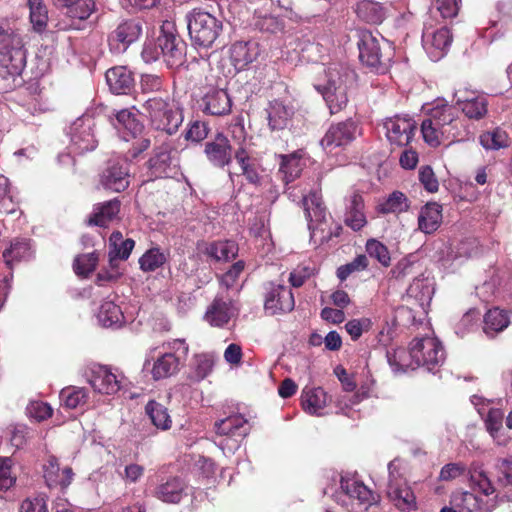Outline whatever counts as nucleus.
<instances>
[{
  "label": "nucleus",
  "instance_id": "f257e3e1",
  "mask_svg": "<svg viewBox=\"0 0 512 512\" xmlns=\"http://www.w3.org/2000/svg\"><path fill=\"white\" fill-rule=\"evenodd\" d=\"M387 360L395 374L404 373L419 367L436 373L445 361V351L441 342L434 336L414 338L409 348L387 351Z\"/></svg>",
  "mask_w": 512,
  "mask_h": 512
},
{
  "label": "nucleus",
  "instance_id": "f03ea898",
  "mask_svg": "<svg viewBox=\"0 0 512 512\" xmlns=\"http://www.w3.org/2000/svg\"><path fill=\"white\" fill-rule=\"evenodd\" d=\"M457 109L444 100H437L428 109L427 117L422 121L421 133L423 140L431 147L454 143L467 135Z\"/></svg>",
  "mask_w": 512,
  "mask_h": 512
},
{
  "label": "nucleus",
  "instance_id": "7ed1b4c3",
  "mask_svg": "<svg viewBox=\"0 0 512 512\" xmlns=\"http://www.w3.org/2000/svg\"><path fill=\"white\" fill-rule=\"evenodd\" d=\"M354 81L355 73L347 65L332 63L323 68V74L316 80L314 87L334 114L347 105V89Z\"/></svg>",
  "mask_w": 512,
  "mask_h": 512
},
{
  "label": "nucleus",
  "instance_id": "20e7f679",
  "mask_svg": "<svg viewBox=\"0 0 512 512\" xmlns=\"http://www.w3.org/2000/svg\"><path fill=\"white\" fill-rule=\"evenodd\" d=\"M166 351L151 349L147 354L143 370L155 381L176 375L184 365L189 346L184 339H174L163 345Z\"/></svg>",
  "mask_w": 512,
  "mask_h": 512
},
{
  "label": "nucleus",
  "instance_id": "39448f33",
  "mask_svg": "<svg viewBox=\"0 0 512 512\" xmlns=\"http://www.w3.org/2000/svg\"><path fill=\"white\" fill-rule=\"evenodd\" d=\"M359 60L375 73H385L394 56L393 44L378 33L364 30L359 33Z\"/></svg>",
  "mask_w": 512,
  "mask_h": 512
},
{
  "label": "nucleus",
  "instance_id": "423d86ee",
  "mask_svg": "<svg viewBox=\"0 0 512 512\" xmlns=\"http://www.w3.org/2000/svg\"><path fill=\"white\" fill-rule=\"evenodd\" d=\"M142 113L155 130L168 135L175 134L184 120L182 109L168 97H150L143 100Z\"/></svg>",
  "mask_w": 512,
  "mask_h": 512
},
{
  "label": "nucleus",
  "instance_id": "0eeeda50",
  "mask_svg": "<svg viewBox=\"0 0 512 512\" xmlns=\"http://www.w3.org/2000/svg\"><path fill=\"white\" fill-rule=\"evenodd\" d=\"M340 488L333 492L332 488H326L325 494L331 491L332 496L342 506H351L352 510L358 506L361 510H367L377 502L374 492L368 488L356 474L344 473L339 476Z\"/></svg>",
  "mask_w": 512,
  "mask_h": 512
},
{
  "label": "nucleus",
  "instance_id": "6e6552de",
  "mask_svg": "<svg viewBox=\"0 0 512 512\" xmlns=\"http://www.w3.org/2000/svg\"><path fill=\"white\" fill-rule=\"evenodd\" d=\"M26 63L21 38L11 30L0 28V76L13 82L21 75Z\"/></svg>",
  "mask_w": 512,
  "mask_h": 512
},
{
  "label": "nucleus",
  "instance_id": "1a4fd4ad",
  "mask_svg": "<svg viewBox=\"0 0 512 512\" xmlns=\"http://www.w3.org/2000/svg\"><path fill=\"white\" fill-rule=\"evenodd\" d=\"M186 21L191 41L199 47H211L223 29L222 21L202 9H193Z\"/></svg>",
  "mask_w": 512,
  "mask_h": 512
},
{
  "label": "nucleus",
  "instance_id": "9d476101",
  "mask_svg": "<svg viewBox=\"0 0 512 512\" xmlns=\"http://www.w3.org/2000/svg\"><path fill=\"white\" fill-rule=\"evenodd\" d=\"M247 421L242 415H232L215 423V444L225 456L237 451L247 435Z\"/></svg>",
  "mask_w": 512,
  "mask_h": 512
},
{
  "label": "nucleus",
  "instance_id": "9b49d317",
  "mask_svg": "<svg viewBox=\"0 0 512 512\" xmlns=\"http://www.w3.org/2000/svg\"><path fill=\"white\" fill-rule=\"evenodd\" d=\"M83 377L94 392L114 395L123 386L124 375L116 368L99 363H91L83 370Z\"/></svg>",
  "mask_w": 512,
  "mask_h": 512
},
{
  "label": "nucleus",
  "instance_id": "f8f14e48",
  "mask_svg": "<svg viewBox=\"0 0 512 512\" xmlns=\"http://www.w3.org/2000/svg\"><path fill=\"white\" fill-rule=\"evenodd\" d=\"M303 206L306 217L309 221L311 239L315 242H323L330 236L328 227V214L322 204V198L317 191L311 192L309 195H303Z\"/></svg>",
  "mask_w": 512,
  "mask_h": 512
},
{
  "label": "nucleus",
  "instance_id": "ddd939ff",
  "mask_svg": "<svg viewBox=\"0 0 512 512\" xmlns=\"http://www.w3.org/2000/svg\"><path fill=\"white\" fill-rule=\"evenodd\" d=\"M94 127L95 121L90 115H83L70 125L67 135L70 138L71 153L83 154L96 148L97 139Z\"/></svg>",
  "mask_w": 512,
  "mask_h": 512
},
{
  "label": "nucleus",
  "instance_id": "4468645a",
  "mask_svg": "<svg viewBox=\"0 0 512 512\" xmlns=\"http://www.w3.org/2000/svg\"><path fill=\"white\" fill-rule=\"evenodd\" d=\"M170 24L164 25L158 36V46L162 59L169 68L181 66L185 61L186 45L172 31Z\"/></svg>",
  "mask_w": 512,
  "mask_h": 512
},
{
  "label": "nucleus",
  "instance_id": "2eb2a0df",
  "mask_svg": "<svg viewBox=\"0 0 512 512\" xmlns=\"http://www.w3.org/2000/svg\"><path fill=\"white\" fill-rule=\"evenodd\" d=\"M383 127L389 143L397 147H403L407 146L412 140L416 130V122L408 115H395L387 118Z\"/></svg>",
  "mask_w": 512,
  "mask_h": 512
},
{
  "label": "nucleus",
  "instance_id": "dca6fc26",
  "mask_svg": "<svg viewBox=\"0 0 512 512\" xmlns=\"http://www.w3.org/2000/svg\"><path fill=\"white\" fill-rule=\"evenodd\" d=\"M452 40V34L446 27H425L422 35L423 48L432 61H439L447 54Z\"/></svg>",
  "mask_w": 512,
  "mask_h": 512
},
{
  "label": "nucleus",
  "instance_id": "f3484780",
  "mask_svg": "<svg viewBox=\"0 0 512 512\" xmlns=\"http://www.w3.org/2000/svg\"><path fill=\"white\" fill-rule=\"evenodd\" d=\"M357 132L355 122L348 120L332 125L321 140V145L327 153L334 149L350 144Z\"/></svg>",
  "mask_w": 512,
  "mask_h": 512
},
{
  "label": "nucleus",
  "instance_id": "a211bd4d",
  "mask_svg": "<svg viewBox=\"0 0 512 512\" xmlns=\"http://www.w3.org/2000/svg\"><path fill=\"white\" fill-rule=\"evenodd\" d=\"M204 154L214 167L228 166L232 161V147L229 139L224 134L218 133L213 140L206 142Z\"/></svg>",
  "mask_w": 512,
  "mask_h": 512
},
{
  "label": "nucleus",
  "instance_id": "6ab92c4d",
  "mask_svg": "<svg viewBox=\"0 0 512 512\" xmlns=\"http://www.w3.org/2000/svg\"><path fill=\"white\" fill-rule=\"evenodd\" d=\"M264 306L272 315L290 312L295 306L293 293L284 285H273L266 296Z\"/></svg>",
  "mask_w": 512,
  "mask_h": 512
},
{
  "label": "nucleus",
  "instance_id": "aec40b11",
  "mask_svg": "<svg viewBox=\"0 0 512 512\" xmlns=\"http://www.w3.org/2000/svg\"><path fill=\"white\" fill-rule=\"evenodd\" d=\"M202 109L206 114L224 116L231 112L232 100L223 88H209L202 98Z\"/></svg>",
  "mask_w": 512,
  "mask_h": 512
},
{
  "label": "nucleus",
  "instance_id": "412c9836",
  "mask_svg": "<svg viewBox=\"0 0 512 512\" xmlns=\"http://www.w3.org/2000/svg\"><path fill=\"white\" fill-rule=\"evenodd\" d=\"M142 33L139 21L129 20L121 23L109 37V46L115 51H125Z\"/></svg>",
  "mask_w": 512,
  "mask_h": 512
},
{
  "label": "nucleus",
  "instance_id": "4be33fe9",
  "mask_svg": "<svg viewBox=\"0 0 512 512\" xmlns=\"http://www.w3.org/2000/svg\"><path fill=\"white\" fill-rule=\"evenodd\" d=\"M454 98L463 113L471 119H480L487 113V100L483 95L459 90Z\"/></svg>",
  "mask_w": 512,
  "mask_h": 512
},
{
  "label": "nucleus",
  "instance_id": "5701e85b",
  "mask_svg": "<svg viewBox=\"0 0 512 512\" xmlns=\"http://www.w3.org/2000/svg\"><path fill=\"white\" fill-rule=\"evenodd\" d=\"M129 178L126 162H110L101 175L100 183L107 190L121 192L129 186Z\"/></svg>",
  "mask_w": 512,
  "mask_h": 512
},
{
  "label": "nucleus",
  "instance_id": "b1692460",
  "mask_svg": "<svg viewBox=\"0 0 512 512\" xmlns=\"http://www.w3.org/2000/svg\"><path fill=\"white\" fill-rule=\"evenodd\" d=\"M187 485L177 476L163 479L154 489L153 495L164 503L177 504L186 495Z\"/></svg>",
  "mask_w": 512,
  "mask_h": 512
},
{
  "label": "nucleus",
  "instance_id": "393cba45",
  "mask_svg": "<svg viewBox=\"0 0 512 512\" xmlns=\"http://www.w3.org/2000/svg\"><path fill=\"white\" fill-rule=\"evenodd\" d=\"M43 473L48 487H59L61 490L66 489L71 484L74 475L70 467L61 469L58 460L51 456L43 465Z\"/></svg>",
  "mask_w": 512,
  "mask_h": 512
},
{
  "label": "nucleus",
  "instance_id": "a878e982",
  "mask_svg": "<svg viewBox=\"0 0 512 512\" xmlns=\"http://www.w3.org/2000/svg\"><path fill=\"white\" fill-rule=\"evenodd\" d=\"M278 4L272 0H265L264 4L254 12V25L266 32L275 33L282 29V22L276 14Z\"/></svg>",
  "mask_w": 512,
  "mask_h": 512
},
{
  "label": "nucleus",
  "instance_id": "bb28decb",
  "mask_svg": "<svg viewBox=\"0 0 512 512\" xmlns=\"http://www.w3.org/2000/svg\"><path fill=\"white\" fill-rule=\"evenodd\" d=\"M259 45L255 41H238L230 48V59L236 70H243L259 56Z\"/></svg>",
  "mask_w": 512,
  "mask_h": 512
},
{
  "label": "nucleus",
  "instance_id": "cd10ccee",
  "mask_svg": "<svg viewBox=\"0 0 512 512\" xmlns=\"http://www.w3.org/2000/svg\"><path fill=\"white\" fill-rule=\"evenodd\" d=\"M279 159V174L285 185L295 181L305 166L304 153L301 150L290 154H281Z\"/></svg>",
  "mask_w": 512,
  "mask_h": 512
},
{
  "label": "nucleus",
  "instance_id": "c85d7f7f",
  "mask_svg": "<svg viewBox=\"0 0 512 512\" xmlns=\"http://www.w3.org/2000/svg\"><path fill=\"white\" fill-rule=\"evenodd\" d=\"M236 311V308L230 300L224 301L220 298H216L208 306L204 319L211 326L224 327L229 323L231 318L236 315Z\"/></svg>",
  "mask_w": 512,
  "mask_h": 512
},
{
  "label": "nucleus",
  "instance_id": "c756f323",
  "mask_svg": "<svg viewBox=\"0 0 512 512\" xmlns=\"http://www.w3.org/2000/svg\"><path fill=\"white\" fill-rule=\"evenodd\" d=\"M105 77L109 89L113 94H128L134 87L133 74L125 66L110 68L107 70Z\"/></svg>",
  "mask_w": 512,
  "mask_h": 512
},
{
  "label": "nucleus",
  "instance_id": "7c9ffc66",
  "mask_svg": "<svg viewBox=\"0 0 512 512\" xmlns=\"http://www.w3.org/2000/svg\"><path fill=\"white\" fill-rule=\"evenodd\" d=\"M99 324L106 328H119L129 319L114 299L104 300L96 314Z\"/></svg>",
  "mask_w": 512,
  "mask_h": 512
},
{
  "label": "nucleus",
  "instance_id": "2f4dec72",
  "mask_svg": "<svg viewBox=\"0 0 512 512\" xmlns=\"http://www.w3.org/2000/svg\"><path fill=\"white\" fill-rule=\"evenodd\" d=\"M266 112L268 125L272 131L288 128L294 115V110L291 106L285 105L278 100L270 102Z\"/></svg>",
  "mask_w": 512,
  "mask_h": 512
},
{
  "label": "nucleus",
  "instance_id": "473e14b6",
  "mask_svg": "<svg viewBox=\"0 0 512 512\" xmlns=\"http://www.w3.org/2000/svg\"><path fill=\"white\" fill-rule=\"evenodd\" d=\"M345 223L354 231L361 230L367 223L364 200L359 193H352L347 199Z\"/></svg>",
  "mask_w": 512,
  "mask_h": 512
},
{
  "label": "nucleus",
  "instance_id": "72a5a7b5",
  "mask_svg": "<svg viewBox=\"0 0 512 512\" xmlns=\"http://www.w3.org/2000/svg\"><path fill=\"white\" fill-rule=\"evenodd\" d=\"M433 294V280L423 274L414 278L407 289V298L414 299L424 310L430 304Z\"/></svg>",
  "mask_w": 512,
  "mask_h": 512
},
{
  "label": "nucleus",
  "instance_id": "f704fd0d",
  "mask_svg": "<svg viewBox=\"0 0 512 512\" xmlns=\"http://www.w3.org/2000/svg\"><path fill=\"white\" fill-rule=\"evenodd\" d=\"M327 394L320 388L305 387L301 394V404L305 412L310 415L322 416L327 406Z\"/></svg>",
  "mask_w": 512,
  "mask_h": 512
},
{
  "label": "nucleus",
  "instance_id": "c9c22d12",
  "mask_svg": "<svg viewBox=\"0 0 512 512\" xmlns=\"http://www.w3.org/2000/svg\"><path fill=\"white\" fill-rule=\"evenodd\" d=\"M198 250L215 261H228L237 255L238 247L234 241L226 240L199 244Z\"/></svg>",
  "mask_w": 512,
  "mask_h": 512
},
{
  "label": "nucleus",
  "instance_id": "e433bc0d",
  "mask_svg": "<svg viewBox=\"0 0 512 512\" xmlns=\"http://www.w3.org/2000/svg\"><path fill=\"white\" fill-rule=\"evenodd\" d=\"M31 243L26 238H16L10 242L9 247L3 251L5 264L12 269L15 263L30 260L33 257Z\"/></svg>",
  "mask_w": 512,
  "mask_h": 512
},
{
  "label": "nucleus",
  "instance_id": "4c0bfd02",
  "mask_svg": "<svg viewBox=\"0 0 512 512\" xmlns=\"http://www.w3.org/2000/svg\"><path fill=\"white\" fill-rule=\"evenodd\" d=\"M442 222V206L436 202L424 205L418 215V228L425 234L434 233Z\"/></svg>",
  "mask_w": 512,
  "mask_h": 512
},
{
  "label": "nucleus",
  "instance_id": "58836bf2",
  "mask_svg": "<svg viewBox=\"0 0 512 512\" xmlns=\"http://www.w3.org/2000/svg\"><path fill=\"white\" fill-rule=\"evenodd\" d=\"M355 13L367 23L380 24L387 16V8L384 3L376 0H359L355 6Z\"/></svg>",
  "mask_w": 512,
  "mask_h": 512
},
{
  "label": "nucleus",
  "instance_id": "ea45409f",
  "mask_svg": "<svg viewBox=\"0 0 512 512\" xmlns=\"http://www.w3.org/2000/svg\"><path fill=\"white\" fill-rule=\"evenodd\" d=\"M486 429L499 446H506L509 443V436L503 428L504 413L499 408L490 407L486 413Z\"/></svg>",
  "mask_w": 512,
  "mask_h": 512
},
{
  "label": "nucleus",
  "instance_id": "a19ab883",
  "mask_svg": "<svg viewBox=\"0 0 512 512\" xmlns=\"http://www.w3.org/2000/svg\"><path fill=\"white\" fill-rule=\"evenodd\" d=\"M59 9L64 10L65 14L71 18L85 20L94 11L95 4L93 0H51Z\"/></svg>",
  "mask_w": 512,
  "mask_h": 512
},
{
  "label": "nucleus",
  "instance_id": "79ce46f5",
  "mask_svg": "<svg viewBox=\"0 0 512 512\" xmlns=\"http://www.w3.org/2000/svg\"><path fill=\"white\" fill-rule=\"evenodd\" d=\"M135 242L132 239H123L119 231H115L109 238V266H114L116 260H126L130 256Z\"/></svg>",
  "mask_w": 512,
  "mask_h": 512
},
{
  "label": "nucleus",
  "instance_id": "37998d69",
  "mask_svg": "<svg viewBox=\"0 0 512 512\" xmlns=\"http://www.w3.org/2000/svg\"><path fill=\"white\" fill-rule=\"evenodd\" d=\"M450 504L460 512H487L483 498L469 491H457L451 496Z\"/></svg>",
  "mask_w": 512,
  "mask_h": 512
},
{
  "label": "nucleus",
  "instance_id": "c03bdc74",
  "mask_svg": "<svg viewBox=\"0 0 512 512\" xmlns=\"http://www.w3.org/2000/svg\"><path fill=\"white\" fill-rule=\"evenodd\" d=\"M120 211V201L113 199L96 205L88 219L89 225L105 227L115 219Z\"/></svg>",
  "mask_w": 512,
  "mask_h": 512
},
{
  "label": "nucleus",
  "instance_id": "a18cd8bd",
  "mask_svg": "<svg viewBox=\"0 0 512 512\" xmlns=\"http://www.w3.org/2000/svg\"><path fill=\"white\" fill-rule=\"evenodd\" d=\"M387 495L394 506L402 512L416 509V497L406 483L400 486H391L387 489Z\"/></svg>",
  "mask_w": 512,
  "mask_h": 512
},
{
  "label": "nucleus",
  "instance_id": "49530a36",
  "mask_svg": "<svg viewBox=\"0 0 512 512\" xmlns=\"http://www.w3.org/2000/svg\"><path fill=\"white\" fill-rule=\"evenodd\" d=\"M173 160L168 146H162L155 151L154 156L149 160L151 176L155 178L168 177Z\"/></svg>",
  "mask_w": 512,
  "mask_h": 512
},
{
  "label": "nucleus",
  "instance_id": "de8ad7c7",
  "mask_svg": "<svg viewBox=\"0 0 512 512\" xmlns=\"http://www.w3.org/2000/svg\"><path fill=\"white\" fill-rule=\"evenodd\" d=\"M510 324L508 313L500 308L490 309L484 317L483 330L488 336L502 332Z\"/></svg>",
  "mask_w": 512,
  "mask_h": 512
},
{
  "label": "nucleus",
  "instance_id": "09e8293b",
  "mask_svg": "<svg viewBox=\"0 0 512 512\" xmlns=\"http://www.w3.org/2000/svg\"><path fill=\"white\" fill-rule=\"evenodd\" d=\"M145 411L156 428L161 430L171 428L172 419L168 409L164 405L151 400L146 404Z\"/></svg>",
  "mask_w": 512,
  "mask_h": 512
},
{
  "label": "nucleus",
  "instance_id": "8fccbe9b",
  "mask_svg": "<svg viewBox=\"0 0 512 512\" xmlns=\"http://www.w3.org/2000/svg\"><path fill=\"white\" fill-rule=\"evenodd\" d=\"M59 398L65 408L76 409L87 402L88 391L84 387L69 386L61 390Z\"/></svg>",
  "mask_w": 512,
  "mask_h": 512
},
{
  "label": "nucleus",
  "instance_id": "3c124183",
  "mask_svg": "<svg viewBox=\"0 0 512 512\" xmlns=\"http://www.w3.org/2000/svg\"><path fill=\"white\" fill-rule=\"evenodd\" d=\"M409 200L404 193L400 191L392 192L383 202L379 203L378 211L383 214H399L407 211Z\"/></svg>",
  "mask_w": 512,
  "mask_h": 512
},
{
  "label": "nucleus",
  "instance_id": "603ef678",
  "mask_svg": "<svg viewBox=\"0 0 512 512\" xmlns=\"http://www.w3.org/2000/svg\"><path fill=\"white\" fill-rule=\"evenodd\" d=\"M167 261V255L158 247L148 249L140 258L139 265L143 272H153Z\"/></svg>",
  "mask_w": 512,
  "mask_h": 512
},
{
  "label": "nucleus",
  "instance_id": "864d4df0",
  "mask_svg": "<svg viewBox=\"0 0 512 512\" xmlns=\"http://www.w3.org/2000/svg\"><path fill=\"white\" fill-rule=\"evenodd\" d=\"M214 356L209 353L197 354L192 361V377L196 381L205 379L213 370Z\"/></svg>",
  "mask_w": 512,
  "mask_h": 512
},
{
  "label": "nucleus",
  "instance_id": "5fc2aeb1",
  "mask_svg": "<svg viewBox=\"0 0 512 512\" xmlns=\"http://www.w3.org/2000/svg\"><path fill=\"white\" fill-rule=\"evenodd\" d=\"M30 10V21L34 30L43 31L48 22V10L43 0H27Z\"/></svg>",
  "mask_w": 512,
  "mask_h": 512
},
{
  "label": "nucleus",
  "instance_id": "6e6d98bb",
  "mask_svg": "<svg viewBox=\"0 0 512 512\" xmlns=\"http://www.w3.org/2000/svg\"><path fill=\"white\" fill-rule=\"evenodd\" d=\"M479 141L486 150H499L509 145L507 133L499 128L483 133Z\"/></svg>",
  "mask_w": 512,
  "mask_h": 512
},
{
  "label": "nucleus",
  "instance_id": "4d7b16f0",
  "mask_svg": "<svg viewBox=\"0 0 512 512\" xmlns=\"http://www.w3.org/2000/svg\"><path fill=\"white\" fill-rule=\"evenodd\" d=\"M366 252L370 257L377 259L384 267L390 265L391 257L388 248L380 241L369 239L366 243Z\"/></svg>",
  "mask_w": 512,
  "mask_h": 512
},
{
  "label": "nucleus",
  "instance_id": "13d9d810",
  "mask_svg": "<svg viewBox=\"0 0 512 512\" xmlns=\"http://www.w3.org/2000/svg\"><path fill=\"white\" fill-rule=\"evenodd\" d=\"M97 262L96 252L79 255L74 261V271L79 276H88L96 268Z\"/></svg>",
  "mask_w": 512,
  "mask_h": 512
},
{
  "label": "nucleus",
  "instance_id": "bf43d9fd",
  "mask_svg": "<svg viewBox=\"0 0 512 512\" xmlns=\"http://www.w3.org/2000/svg\"><path fill=\"white\" fill-rule=\"evenodd\" d=\"M116 120L118 125H116V128L118 130L125 129L129 133H131L132 137H136L138 133L142 131V125L133 117L132 113L127 110L123 109L119 111L116 114Z\"/></svg>",
  "mask_w": 512,
  "mask_h": 512
},
{
  "label": "nucleus",
  "instance_id": "052dcab7",
  "mask_svg": "<svg viewBox=\"0 0 512 512\" xmlns=\"http://www.w3.org/2000/svg\"><path fill=\"white\" fill-rule=\"evenodd\" d=\"M368 267V259L365 255H358L353 261L340 266L337 269V277L341 281H345L352 273L360 272Z\"/></svg>",
  "mask_w": 512,
  "mask_h": 512
},
{
  "label": "nucleus",
  "instance_id": "680f3d73",
  "mask_svg": "<svg viewBox=\"0 0 512 512\" xmlns=\"http://www.w3.org/2000/svg\"><path fill=\"white\" fill-rule=\"evenodd\" d=\"M12 465L13 461L10 457H0V491H7L16 481Z\"/></svg>",
  "mask_w": 512,
  "mask_h": 512
},
{
  "label": "nucleus",
  "instance_id": "e2e57ef3",
  "mask_svg": "<svg viewBox=\"0 0 512 512\" xmlns=\"http://www.w3.org/2000/svg\"><path fill=\"white\" fill-rule=\"evenodd\" d=\"M372 327L370 318L352 319L345 324V329L350 335L352 340H358L364 332H367Z\"/></svg>",
  "mask_w": 512,
  "mask_h": 512
},
{
  "label": "nucleus",
  "instance_id": "0e129e2a",
  "mask_svg": "<svg viewBox=\"0 0 512 512\" xmlns=\"http://www.w3.org/2000/svg\"><path fill=\"white\" fill-rule=\"evenodd\" d=\"M52 413V407L48 403L42 401H32L27 406V414L29 417L35 419L38 422L51 417Z\"/></svg>",
  "mask_w": 512,
  "mask_h": 512
},
{
  "label": "nucleus",
  "instance_id": "69168bd1",
  "mask_svg": "<svg viewBox=\"0 0 512 512\" xmlns=\"http://www.w3.org/2000/svg\"><path fill=\"white\" fill-rule=\"evenodd\" d=\"M480 317L481 314L476 309H470L467 311L457 325V334L464 336L466 333L473 330L480 320Z\"/></svg>",
  "mask_w": 512,
  "mask_h": 512
},
{
  "label": "nucleus",
  "instance_id": "338daca9",
  "mask_svg": "<svg viewBox=\"0 0 512 512\" xmlns=\"http://www.w3.org/2000/svg\"><path fill=\"white\" fill-rule=\"evenodd\" d=\"M315 268L309 264L298 265L289 276V282L293 287H301L304 282L314 274Z\"/></svg>",
  "mask_w": 512,
  "mask_h": 512
},
{
  "label": "nucleus",
  "instance_id": "774afa93",
  "mask_svg": "<svg viewBox=\"0 0 512 512\" xmlns=\"http://www.w3.org/2000/svg\"><path fill=\"white\" fill-rule=\"evenodd\" d=\"M21 512H48L46 498L39 494L28 497L22 502Z\"/></svg>",
  "mask_w": 512,
  "mask_h": 512
}]
</instances>
